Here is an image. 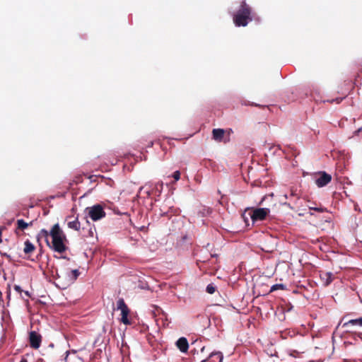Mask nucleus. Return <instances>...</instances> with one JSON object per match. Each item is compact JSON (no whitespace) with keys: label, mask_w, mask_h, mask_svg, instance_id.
I'll use <instances>...</instances> for the list:
<instances>
[{"label":"nucleus","mask_w":362,"mask_h":362,"mask_svg":"<svg viewBox=\"0 0 362 362\" xmlns=\"http://www.w3.org/2000/svg\"><path fill=\"white\" fill-rule=\"evenodd\" d=\"M49 235H50V234L48 230H47L46 229H42L37 235V239L39 240L40 238H45L47 244L49 245V242H48Z\"/></svg>","instance_id":"dca6fc26"},{"label":"nucleus","mask_w":362,"mask_h":362,"mask_svg":"<svg viewBox=\"0 0 362 362\" xmlns=\"http://www.w3.org/2000/svg\"><path fill=\"white\" fill-rule=\"evenodd\" d=\"M2 242V240H1V230H0V243Z\"/></svg>","instance_id":"cd10ccee"},{"label":"nucleus","mask_w":362,"mask_h":362,"mask_svg":"<svg viewBox=\"0 0 362 362\" xmlns=\"http://www.w3.org/2000/svg\"><path fill=\"white\" fill-rule=\"evenodd\" d=\"M25 294L27 296H30L29 293H28V291H25Z\"/></svg>","instance_id":"c85d7f7f"},{"label":"nucleus","mask_w":362,"mask_h":362,"mask_svg":"<svg viewBox=\"0 0 362 362\" xmlns=\"http://www.w3.org/2000/svg\"><path fill=\"white\" fill-rule=\"evenodd\" d=\"M14 290L16 291L17 292H18L19 293H21L23 290L21 289V286H18V285H15L14 286Z\"/></svg>","instance_id":"4be33fe9"},{"label":"nucleus","mask_w":362,"mask_h":362,"mask_svg":"<svg viewBox=\"0 0 362 362\" xmlns=\"http://www.w3.org/2000/svg\"><path fill=\"white\" fill-rule=\"evenodd\" d=\"M117 310H121V322L124 325H130L131 322L128 318L129 310L123 298H119L117 303Z\"/></svg>","instance_id":"39448f33"},{"label":"nucleus","mask_w":362,"mask_h":362,"mask_svg":"<svg viewBox=\"0 0 362 362\" xmlns=\"http://www.w3.org/2000/svg\"><path fill=\"white\" fill-rule=\"evenodd\" d=\"M343 99H344V98H337L331 100H327V102H329L330 103H333L334 102H335L336 103L339 104L343 100Z\"/></svg>","instance_id":"412c9836"},{"label":"nucleus","mask_w":362,"mask_h":362,"mask_svg":"<svg viewBox=\"0 0 362 362\" xmlns=\"http://www.w3.org/2000/svg\"><path fill=\"white\" fill-rule=\"evenodd\" d=\"M158 186L162 187H163V182H158L157 185H156V187H158Z\"/></svg>","instance_id":"393cba45"},{"label":"nucleus","mask_w":362,"mask_h":362,"mask_svg":"<svg viewBox=\"0 0 362 362\" xmlns=\"http://www.w3.org/2000/svg\"><path fill=\"white\" fill-rule=\"evenodd\" d=\"M270 212V209L267 208H257L253 209L252 213L249 214L252 221L253 222L258 221H263L266 219V217Z\"/></svg>","instance_id":"20e7f679"},{"label":"nucleus","mask_w":362,"mask_h":362,"mask_svg":"<svg viewBox=\"0 0 362 362\" xmlns=\"http://www.w3.org/2000/svg\"><path fill=\"white\" fill-rule=\"evenodd\" d=\"M356 335L362 339V332H358V333H356Z\"/></svg>","instance_id":"b1692460"},{"label":"nucleus","mask_w":362,"mask_h":362,"mask_svg":"<svg viewBox=\"0 0 362 362\" xmlns=\"http://www.w3.org/2000/svg\"><path fill=\"white\" fill-rule=\"evenodd\" d=\"M86 210L88 211L90 218L94 221L104 218L106 215L103 207L100 204H95L91 207H88Z\"/></svg>","instance_id":"7ed1b4c3"},{"label":"nucleus","mask_w":362,"mask_h":362,"mask_svg":"<svg viewBox=\"0 0 362 362\" xmlns=\"http://www.w3.org/2000/svg\"><path fill=\"white\" fill-rule=\"evenodd\" d=\"M176 346L181 352L185 353L187 351L189 348L188 341L185 337H180L176 341Z\"/></svg>","instance_id":"9d476101"},{"label":"nucleus","mask_w":362,"mask_h":362,"mask_svg":"<svg viewBox=\"0 0 362 362\" xmlns=\"http://www.w3.org/2000/svg\"><path fill=\"white\" fill-rule=\"evenodd\" d=\"M20 362H28V360L25 358H23Z\"/></svg>","instance_id":"bb28decb"},{"label":"nucleus","mask_w":362,"mask_h":362,"mask_svg":"<svg viewBox=\"0 0 362 362\" xmlns=\"http://www.w3.org/2000/svg\"><path fill=\"white\" fill-rule=\"evenodd\" d=\"M320 279L325 286H328L334 280V276L332 272H320Z\"/></svg>","instance_id":"6e6552de"},{"label":"nucleus","mask_w":362,"mask_h":362,"mask_svg":"<svg viewBox=\"0 0 362 362\" xmlns=\"http://www.w3.org/2000/svg\"><path fill=\"white\" fill-rule=\"evenodd\" d=\"M216 290V287L213 284H210L206 286V291L209 294H213L215 293Z\"/></svg>","instance_id":"a211bd4d"},{"label":"nucleus","mask_w":362,"mask_h":362,"mask_svg":"<svg viewBox=\"0 0 362 362\" xmlns=\"http://www.w3.org/2000/svg\"><path fill=\"white\" fill-rule=\"evenodd\" d=\"M35 250V246L29 240H25L24 243L23 252L28 258L30 257Z\"/></svg>","instance_id":"9b49d317"},{"label":"nucleus","mask_w":362,"mask_h":362,"mask_svg":"<svg viewBox=\"0 0 362 362\" xmlns=\"http://www.w3.org/2000/svg\"><path fill=\"white\" fill-rule=\"evenodd\" d=\"M313 209H314L315 211H319V212H322V211H324V209H322V208H313Z\"/></svg>","instance_id":"5701e85b"},{"label":"nucleus","mask_w":362,"mask_h":362,"mask_svg":"<svg viewBox=\"0 0 362 362\" xmlns=\"http://www.w3.org/2000/svg\"><path fill=\"white\" fill-rule=\"evenodd\" d=\"M71 276H70V282L74 283L78 277L80 272L78 269H73L71 271Z\"/></svg>","instance_id":"f3484780"},{"label":"nucleus","mask_w":362,"mask_h":362,"mask_svg":"<svg viewBox=\"0 0 362 362\" xmlns=\"http://www.w3.org/2000/svg\"><path fill=\"white\" fill-rule=\"evenodd\" d=\"M78 180H74V182H81V177H76Z\"/></svg>","instance_id":"a878e982"},{"label":"nucleus","mask_w":362,"mask_h":362,"mask_svg":"<svg viewBox=\"0 0 362 362\" xmlns=\"http://www.w3.org/2000/svg\"><path fill=\"white\" fill-rule=\"evenodd\" d=\"M30 345L33 349H38L42 341V337L35 331H32L29 334Z\"/></svg>","instance_id":"0eeeda50"},{"label":"nucleus","mask_w":362,"mask_h":362,"mask_svg":"<svg viewBox=\"0 0 362 362\" xmlns=\"http://www.w3.org/2000/svg\"><path fill=\"white\" fill-rule=\"evenodd\" d=\"M223 356L221 352H212L209 358L203 360L202 362H223Z\"/></svg>","instance_id":"1a4fd4ad"},{"label":"nucleus","mask_w":362,"mask_h":362,"mask_svg":"<svg viewBox=\"0 0 362 362\" xmlns=\"http://www.w3.org/2000/svg\"><path fill=\"white\" fill-rule=\"evenodd\" d=\"M284 284H274L271 287L270 292L276 291L278 289H284Z\"/></svg>","instance_id":"6ab92c4d"},{"label":"nucleus","mask_w":362,"mask_h":362,"mask_svg":"<svg viewBox=\"0 0 362 362\" xmlns=\"http://www.w3.org/2000/svg\"><path fill=\"white\" fill-rule=\"evenodd\" d=\"M319 177L315 180V184L318 187L326 186L332 180V176L325 171L318 173Z\"/></svg>","instance_id":"423d86ee"},{"label":"nucleus","mask_w":362,"mask_h":362,"mask_svg":"<svg viewBox=\"0 0 362 362\" xmlns=\"http://www.w3.org/2000/svg\"><path fill=\"white\" fill-rule=\"evenodd\" d=\"M17 226L15 230L16 234H18V230H24L26 229L29 226L33 225V221H30L29 223L24 221L23 219H18L16 222Z\"/></svg>","instance_id":"ddd939ff"},{"label":"nucleus","mask_w":362,"mask_h":362,"mask_svg":"<svg viewBox=\"0 0 362 362\" xmlns=\"http://www.w3.org/2000/svg\"><path fill=\"white\" fill-rule=\"evenodd\" d=\"M172 177L174 178L175 182L178 181L180 178V172L179 170H176L173 173Z\"/></svg>","instance_id":"aec40b11"},{"label":"nucleus","mask_w":362,"mask_h":362,"mask_svg":"<svg viewBox=\"0 0 362 362\" xmlns=\"http://www.w3.org/2000/svg\"><path fill=\"white\" fill-rule=\"evenodd\" d=\"M225 131L223 129H214L212 131L213 139L217 141H222Z\"/></svg>","instance_id":"4468645a"},{"label":"nucleus","mask_w":362,"mask_h":362,"mask_svg":"<svg viewBox=\"0 0 362 362\" xmlns=\"http://www.w3.org/2000/svg\"><path fill=\"white\" fill-rule=\"evenodd\" d=\"M252 9L243 0L240 3V6L237 12L233 15V21L237 27H245L249 22L252 21Z\"/></svg>","instance_id":"f257e3e1"},{"label":"nucleus","mask_w":362,"mask_h":362,"mask_svg":"<svg viewBox=\"0 0 362 362\" xmlns=\"http://www.w3.org/2000/svg\"><path fill=\"white\" fill-rule=\"evenodd\" d=\"M49 234L52 238L51 247L55 252L59 253L64 252L67 249V247L64 243V241L66 240V238L59 223H56L52 226L49 231Z\"/></svg>","instance_id":"f03ea898"},{"label":"nucleus","mask_w":362,"mask_h":362,"mask_svg":"<svg viewBox=\"0 0 362 362\" xmlns=\"http://www.w3.org/2000/svg\"><path fill=\"white\" fill-rule=\"evenodd\" d=\"M245 216V214H243L242 216L243 217L244 219L246 220V216Z\"/></svg>","instance_id":"c756f323"},{"label":"nucleus","mask_w":362,"mask_h":362,"mask_svg":"<svg viewBox=\"0 0 362 362\" xmlns=\"http://www.w3.org/2000/svg\"><path fill=\"white\" fill-rule=\"evenodd\" d=\"M67 226L69 228L75 230H79L81 227L80 222L78 221L77 217L74 221H68Z\"/></svg>","instance_id":"2eb2a0df"},{"label":"nucleus","mask_w":362,"mask_h":362,"mask_svg":"<svg viewBox=\"0 0 362 362\" xmlns=\"http://www.w3.org/2000/svg\"><path fill=\"white\" fill-rule=\"evenodd\" d=\"M351 326H358L362 327V317L356 319L349 320L348 321L344 322L342 325V327L346 329L349 328Z\"/></svg>","instance_id":"f8f14e48"}]
</instances>
